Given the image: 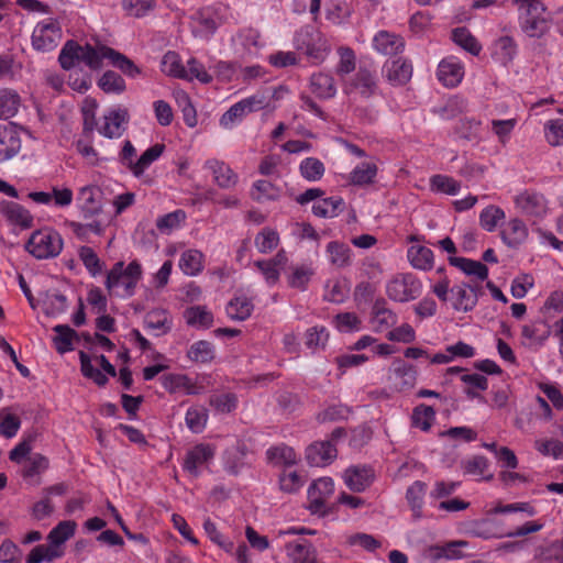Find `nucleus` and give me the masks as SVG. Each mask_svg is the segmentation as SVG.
<instances>
[{"label": "nucleus", "mask_w": 563, "mask_h": 563, "mask_svg": "<svg viewBox=\"0 0 563 563\" xmlns=\"http://www.w3.org/2000/svg\"><path fill=\"white\" fill-rule=\"evenodd\" d=\"M492 57L499 64L507 66L516 57L518 46L511 36H500L492 44Z\"/></svg>", "instance_id": "nucleus-28"}, {"label": "nucleus", "mask_w": 563, "mask_h": 563, "mask_svg": "<svg viewBox=\"0 0 563 563\" xmlns=\"http://www.w3.org/2000/svg\"><path fill=\"white\" fill-rule=\"evenodd\" d=\"M162 386L170 394L183 393L185 395H194L197 393L196 385L191 379L179 373H172L161 377Z\"/></svg>", "instance_id": "nucleus-30"}, {"label": "nucleus", "mask_w": 563, "mask_h": 563, "mask_svg": "<svg viewBox=\"0 0 563 563\" xmlns=\"http://www.w3.org/2000/svg\"><path fill=\"white\" fill-rule=\"evenodd\" d=\"M56 333L54 338L55 349L64 354L74 349V340L77 338V333L69 325L57 324L53 328Z\"/></svg>", "instance_id": "nucleus-50"}, {"label": "nucleus", "mask_w": 563, "mask_h": 563, "mask_svg": "<svg viewBox=\"0 0 563 563\" xmlns=\"http://www.w3.org/2000/svg\"><path fill=\"white\" fill-rule=\"evenodd\" d=\"M268 461L274 465L292 466L298 462L295 450L287 445L269 448L266 452Z\"/></svg>", "instance_id": "nucleus-45"}, {"label": "nucleus", "mask_w": 563, "mask_h": 563, "mask_svg": "<svg viewBox=\"0 0 563 563\" xmlns=\"http://www.w3.org/2000/svg\"><path fill=\"white\" fill-rule=\"evenodd\" d=\"M78 257L92 277L102 273L103 263L92 247L86 245L80 246L78 250Z\"/></svg>", "instance_id": "nucleus-59"}, {"label": "nucleus", "mask_w": 563, "mask_h": 563, "mask_svg": "<svg viewBox=\"0 0 563 563\" xmlns=\"http://www.w3.org/2000/svg\"><path fill=\"white\" fill-rule=\"evenodd\" d=\"M2 213L9 221L23 228L32 224L33 218L31 213L21 205L15 202H5L1 206Z\"/></svg>", "instance_id": "nucleus-46"}, {"label": "nucleus", "mask_w": 563, "mask_h": 563, "mask_svg": "<svg viewBox=\"0 0 563 563\" xmlns=\"http://www.w3.org/2000/svg\"><path fill=\"white\" fill-rule=\"evenodd\" d=\"M311 91L321 99L333 98L336 93L334 79L325 73L313 74L310 78Z\"/></svg>", "instance_id": "nucleus-37"}, {"label": "nucleus", "mask_w": 563, "mask_h": 563, "mask_svg": "<svg viewBox=\"0 0 563 563\" xmlns=\"http://www.w3.org/2000/svg\"><path fill=\"white\" fill-rule=\"evenodd\" d=\"M228 7L214 3L191 15L190 27L195 37L208 40L227 19Z\"/></svg>", "instance_id": "nucleus-4"}, {"label": "nucleus", "mask_w": 563, "mask_h": 563, "mask_svg": "<svg viewBox=\"0 0 563 563\" xmlns=\"http://www.w3.org/2000/svg\"><path fill=\"white\" fill-rule=\"evenodd\" d=\"M516 209L527 217L542 218L548 212V202L543 195L523 190L515 196Z\"/></svg>", "instance_id": "nucleus-11"}, {"label": "nucleus", "mask_w": 563, "mask_h": 563, "mask_svg": "<svg viewBox=\"0 0 563 563\" xmlns=\"http://www.w3.org/2000/svg\"><path fill=\"white\" fill-rule=\"evenodd\" d=\"M268 106L264 95H253L232 104L220 118V125L232 129L249 113L258 111Z\"/></svg>", "instance_id": "nucleus-9"}, {"label": "nucleus", "mask_w": 563, "mask_h": 563, "mask_svg": "<svg viewBox=\"0 0 563 563\" xmlns=\"http://www.w3.org/2000/svg\"><path fill=\"white\" fill-rule=\"evenodd\" d=\"M352 86L364 97L372 96L376 90V77L367 69L361 68L353 80Z\"/></svg>", "instance_id": "nucleus-63"}, {"label": "nucleus", "mask_w": 563, "mask_h": 563, "mask_svg": "<svg viewBox=\"0 0 563 563\" xmlns=\"http://www.w3.org/2000/svg\"><path fill=\"white\" fill-rule=\"evenodd\" d=\"M286 551L292 563H316L314 550L307 541L288 543Z\"/></svg>", "instance_id": "nucleus-47"}, {"label": "nucleus", "mask_w": 563, "mask_h": 563, "mask_svg": "<svg viewBox=\"0 0 563 563\" xmlns=\"http://www.w3.org/2000/svg\"><path fill=\"white\" fill-rule=\"evenodd\" d=\"M521 31L529 37L540 38L551 27V16L541 0L515 5Z\"/></svg>", "instance_id": "nucleus-3"}, {"label": "nucleus", "mask_w": 563, "mask_h": 563, "mask_svg": "<svg viewBox=\"0 0 563 563\" xmlns=\"http://www.w3.org/2000/svg\"><path fill=\"white\" fill-rule=\"evenodd\" d=\"M452 40L456 45L474 56H477L482 51V45L466 27L454 29L452 31Z\"/></svg>", "instance_id": "nucleus-53"}, {"label": "nucleus", "mask_w": 563, "mask_h": 563, "mask_svg": "<svg viewBox=\"0 0 563 563\" xmlns=\"http://www.w3.org/2000/svg\"><path fill=\"white\" fill-rule=\"evenodd\" d=\"M216 351L211 342L200 340L190 345L187 357L195 363H209L214 358Z\"/></svg>", "instance_id": "nucleus-49"}, {"label": "nucleus", "mask_w": 563, "mask_h": 563, "mask_svg": "<svg viewBox=\"0 0 563 563\" xmlns=\"http://www.w3.org/2000/svg\"><path fill=\"white\" fill-rule=\"evenodd\" d=\"M393 372L399 390H409L415 386L417 371L412 365L405 363L402 360H396L393 363Z\"/></svg>", "instance_id": "nucleus-33"}, {"label": "nucleus", "mask_w": 563, "mask_h": 563, "mask_svg": "<svg viewBox=\"0 0 563 563\" xmlns=\"http://www.w3.org/2000/svg\"><path fill=\"white\" fill-rule=\"evenodd\" d=\"M550 336V328L542 320L530 321L521 327V344L530 350L540 349Z\"/></svg>", "instance_id": "nucleus-15"}, {"label": "nucleus", "mask_w": 563, "mask_h": 563, "mask_svg": "<svg viewBox=\"0 0 563 563\" xmlns=\"http://www.w3.org/2000/svg\"><path fill=\"white\" fill-rule=\"evenodd\" d=\"M384 73L391 85L402 86L411 79L412 64L405 58L387 60L384 64Z\"/></svg>", "instance_id": "nucleus-23"}, {"label": "nucleus", "mask_w": 563, "mask_h": 563, "mask_svg": "<svg viewBox=\"0 0 563 563\" xmlns=\"http://www.w3.org/2000/svg\"><path fill=\"white\" fill-rule=\"evenodd\" d=\"M378 167L374 158L358 163L347 175L346 179L354 186H368L375 183Z\"/></svg>", "instance_id": "nucleus-26"}, {"label": "nucleus", "mask_w": 563, "mask_h": 563, "mask_svg": "<svg viewBox=\"0 0 563 563\" xmlns=\"http://www.w3.org/2000/svg\"><path fill=\"white\" fill-rule=\"evenodd\" d=\"M178 266L186 276H198L205 268V255L197 249H187L181 252Z\"/></svg>", "instance_id": "nucleus-29"}, {"label": "nucleus", "mask_w": 563, "mask_h": 563, "mask_svg": "<svg viewBox=\"0 0 563 563\" xmlns=\"http://www.w3.org/2000/svg\"><path fill=\"white\" fill-rule=\"evenodd\" d=\"M252 311L253 303L244 296L235 297L227 306V313L233 320L243 321L251 316Z\"/></svg>", "instance_id": "nucleus-56"}, {"label": "nucleus", "mask_w": 563, "mask_h": 563, "mask_svg": "<svg viewBox=\"0 0 563 563\" xmlns=\"http://www.w3.org/2000/svg\"><path fill=\"white\" fill-rule=\"evenodd\" d=\"M174 99L183 112L184 121L189 128L197 125V113L189 95L181 89L173 92Z\"/></svg>", "instance_id": "nucleus-54"}, {"label": "nucleus", "mask_w": 563, "mask_h": 563, "mask_svg": "<svg viewBox=\"0 0 563 563\" xmlns=\"http://www.w3.org/2000/svg\"><path fill=\"white\" fill-rule=\"evenodd\" d=\"M216 446L209 443H199L190 449L184 460L183 467L194 476H198L213 461Z\"/></svg>", "instance_id": "nucleus-10"}, {"label": "nucleus", "mask_w": 563, "mask_h": 563, "mask_svg": "<svg viewBox=\"0 0 563 563\" xmlns=\"http://www.w3.org/2000/svg\"><path fill=\"white\" fill-rule=\"evenodd\" d=\"M461 467L466 475L478 476L482 479L490 481L493 475L484 476L489 467V462L485 456L474 455L461 462Z\"/></svg>", "instance_id": "nucleus-52"}, {"label": "nucleus", "mask_w": 563, "mask_h": 563, "mask_svg": "<svg viewBox=\"0 0 563 563\" xmlns=\"http://www.w3.org/2000/svg\"><path fill=\"white\" fill-rule=\"evenodd\" d=\"M231 41L235 52L244 56H256L264 47L260 31L253 27L239 30Z\"/></svg>", "instance_id": "nucleus-13"}, {"label": "nucleus", "mask_w": 563, "mask_h": 563, "mask_svg": "<svg viewBox=\"0 0 563 563\" xmlns=\"http://www.w3.org/2000/svg\"><path fill=\"white\" fill-rule=\"evenodd\" d=\"M534 560L539 563H563V540L545 542L534 549Z\"/></svg>", "instance_id": "nucleus-34"}, {"label": "nucleus", "mask_w": 563, "mask_h": 563, "mask_svg": "<svg viewBox=\"0 0 563 563\" xmlns=\"http://www.w3.org/2000/svg\"><path fill=\"white\" fill-rule=\"evenodd\" d=\"M187 323L198 329H208L213 323V316L203 306L190 307L185 312Z\"/></svg>", "instance_id": "nucleus-48"}, {"label": "nucleus", "mask_w": 563, "mask_h": 563, "mask_svg": "<svg viewBox=\"0 0 563 563\" xmlns=\"http://www.w3.org/2000/svg\"><path fill=\"white\" fill-rule=\"evenodd\" d=\"M426 489L427 486L421 481L413 482L407 489L406 499L413 512L415 518L421 517Z\"/></svg>", "instance_id": "nucleus-51"}, {"label": "nucleus", "mask_w": 563, "mask_h": 563, "mask_svg": "<svg viewBox=\"0 0 563 563\" xmlns=\"http://www.w3.org/2000/svg\"><path fill=\"white\" fill-rule=\"evenodd\" d=\"M246 446L236 443L224 452L223 465L228 473L236 475L245 466Z\"/></svg>", "instance_id": "nucleus-35"}, {"label": "nucleus", "mask_w": 563, "mask_h": 563, "mask_svg": "<svg viewBox=\"0 0 563 563\" xmlns=\"http://www.w3.org/2000/svg\"><path fill=\"white\" fill-rule=\"evenodd\" d=\"M449 263L468 276H474L479 280H485L488 277V268L486 265L478 261L465 258V257H449Z\"/></svg>", "instance_id": "nucleus-42"}, {"label": "nucleus", "mask_w": 563, "mask_h": 563, "mask_svg": "<svg viewBox=\"0 0 563 563\" xmlns=\"http://www.w3.org/2000/svg\"><path fill=\"white\" fill-rule=\"evenodd\" d=\"M372 46L378 54L397 55L405 49V41L398 34L380 30L374 35Z\"/></svg>", "instance_id": "nucleus-19"}, {"label": "nucleus", "mask_w": 563, "mask_h": 563, "mask_svg": "<svg viewBox=\"0 0 563 563\" xmlns=\"http://www.w3.org/2000/svg\"><path fill=\"white\" fill-rule=\"evenodd\" d=\"M387 297L396 302H408L418 298L422 291L421 282L410 273H400L386 283Z\"/></svg>", "instance_id": "nucleus-8"}, {"label": "nucleus", "mask_w": 563, "mask_h": 563, "mask_svg": "<svg viewBox=\"0 0 563 563\" xmlns=\"http://www.w3.org/2000/svg\"><path fill=\"white\" fill-rule=\"evenodd\" d=\"M62 235L54 229L34 231L25 244L26 251L37 260L54 258L63 251Z\"/></svg>", "instance_id": "nucleus-5"}, {"label": "nucleus", "mask_w": 563, "mask_h": 563, "mask_svg": "<svg viewBox=\"0 0 563 563\" xmlns=\"http://www.w3.org/2000/svg\"><path fill=\"white\" fill-rule=\"evenodd\" d=\"M294 46L316 63L323 62L330 52L327 38L310 27H303L296 32Z\"/></svg>", "instance_id": "nucleus-6"}, {"label": "nucleus", "mask_w": 563, "mask_h": 563, "mask_svg": "<svg viewBox=\"0 0 563 563\" xmlns=\"http://www.w3.org/2000/svg\"><path fill=\"white\" fill-rule=\"evenodd\" d=\"M529 235L526 223L519 218H512L500 230L501 241L510 249L522 245Z\"/></svg>", "instance_id": "nucleus-18"}, {"label": "nucleus", "mask_w": 563, "mask_h": 563, "mask_svg": "<svg viewBox=\"0 0 563 563\" xmlns=\"http://www.w3.org/2000/svg\"><path fill=\"white\" fill-rule=\"evenodd\" d=\"M374 471L368 466H351L343 473L345 485L355 493L364 492L374 481Z\"/></svg>", "instance_id": "nucleus-20"}, {"label": "nucleus", "mask_w": 563, "mask_h": 563, "mask_svg": "<svg viewBox=\"0 0 563 563\" xmlns=\"http://www.w3.org/2000/svg\"><path fill=\"white\" fill-rule=\"evenodd\" d=\"M19 95L9 89L0 90V119H9L13 117L19 109Z\"/></svg>", "instance_id": "nucleus-64"}, {"label": "nucleus", "mask_w": 563, "mask_h": 563, "mask_svg": "<svg viewBox=\"0 0 563 563\" xmlns=\"http://www.w3.org/2000/svg\"><path fill=\"white\" fill-rule=\"evenodd\" d=\"M374 332H384L397 323V316L386 307L385 300L375 301L369 319Z\"/></svg>", "instance_id": "nucleus-25"}, {"label": "nucleus", "mask_w": 563, "mask_h": 563, "mask_svg": "<svg viewBox=\"0 0 563 563\" xmlns=\"http://www.w3.org/2000/svg\"><path fill=\"white\" fill-rule=\"evenodd\" d=\"M144 324L147 330L159 336L170 331L172 318L166 310L154 309L145 316Z\"/></svg>", "instance_id": "nucleus-31"}, {"label": "nucleus", "mask_w": 563, "mask_h": 563, "mask_svg": "<svg viewBox=\"0 0 563 563\" xmlns=\"http://www.w3.org/2000/svg\"><path fill=\"white\" fill-rule=\"evenodd\" d=\"M336 457V449L331 441L310 444L306 450V459L311 466H325Z\"/></svg>", "instance_id": "nucleus-22"}, {"label": "nucleus", "mask_w": 563, "mask_h": 563, "mask_svg": "<svg viewBox=\"0 0 563 563\" xmlns=\"http://www.w3.org/2000/svg\"><path fill=\"white\" fill-rule=\"evenodd\" d=\"M165 150L164 144L156 143L148 147L137 159L132 164L130 172L133 176L140 178L145 170L157 161Z\"/></svg>", "instance_id": "nucleus-38"}, {"label": "nucleus", "mask_w": 563, "mask_h": 563, "mask_svg": "<svg viewBox=\"0 0 563 563\" xmlns=\"http://www.w3.org/2000/svg\"><path fill=\"white\" fill-rule=\"evenodd\" d=\"M142 276L143 268L139 261L134 260L128 265L119 261L108 271L104 286L110 296L130 298L134 296Z\"/></svg>", "instance_id": "nucleus-1"}, {"label": "nucleus", "mask_w": 563, "mask_h": 563, "mask_svg": "<svg viewBox=\"0 0 563 563\" xmlns=\"http://www.w3.org/2000/svg\"><path fill=\"white\" fill-rule=\"evenodd\" d=\"M77 523L73 520L60 521L55 528L51 530L47 540L58 547H62L68 539H70L76 531Z\"/></svg>", "instance_id": "nucleus-61"}, {"label": "nucleus", "mask_w": 563, "mask_h": 563, "mask_svg": "<svg viewBox=\"0 0 563 563\" xmlns=\"http://www.w3.org/2000/svg\"><path fill=\"white\" fill-rule=\"evenodd\" d=\"M327 254L329 262L339 268L346 267L352 263V250L349 245L332 241L327 245Z\"/></svg>", "instance_id": "nucleus-41"}, {"label": "nucleus", "mask_w": 563, "mask_h": 563, "mask_svg": "<svg viewBox=\"0 0 563 563\" xmlns=\"http://www.w3.org/2000/svg\"><path fill=\"white\" fill-rule=\"evenodd\" d=\"M79 62L85 63L91 69L100 68L102 59L106 58L128 77L135 78L141 74V69L130 58L111 47L86 44L79 45Z\"/></svg>", "instance_id": "nucleus-2"}, {"label": "nucleus", "mask_w": 563, "mask_h": 563, "mask_svg": "<svg viewBox=\"0 0 563 563\" xmlns=\"http://www.w3.org/2000/svg\"><path fill=\"white\" fill-rule=\"evenodd\" d=\"M129 122V112L125 108L115 107L110 109L103 115V122L98 128V132L108 139H118L126 130Z\"/></svg>", "instance_id": "nucleus-12"}, {"label": "nucleus", "mask_w": 563, "mask_h": 563, "mask_svg": "<svg viewBox=\"0 0 563 563\" xmlns=\"http://www.w3.org/2000/svg\"><path fill=\"white\" fill-rule=\"evenodd\" d=\"M407 258L411 266L421 271H430L433 267V252L422 245H411L407 251Z\"/></svg>", "instance_id": "nucleus-40"}, {"label": "nucleus", "mask_w": 563, "mask_h": 563, "mask_svg": "<svg viewBox=\"0 0 563 563\" xmlns=\"http://www.w3.org/2000/svg\"><path fill=\"white\" fill-rule=\"evenodd\" d=\"M282 194L283 190L280 187L265 179L256 180L250 192L252 199L260 203L276 201L282 197Z\"/></svg>", "instance_id": "nucleus-32"}, {"label": "nucleus", "mask_w": 563, "mask_h": 563, "mask_svg": "<svg viewBox=\"0 0 563 563\" xmlns=\"http://www.w3.org/2000/svg\"><path fill=\"white\" fill-rule=\"evenodd\" d=\"M161 68L164 74L170 77L183 79L187 76L186 67L181 64L179 55L172 51L164 54Z\"/></svg>", "instance_id": "nucleus-55"}, {"label": "nucleus", "mask_w": 563, "mask_h": 563, "mask_svg": "<svg viewBox=\"0 0 563 563\" xmlns=\"http://www.w3.org/2000/svg\"><path fill=\"white\" fill-rule=\"evenodd\" d=\"M464 75V64L455 56H448L438 65L437 78L448 88L459 86L463 80Z\"/></svg>", "instance_id": "nucleus-14"}, {"label": "nucleus", "mask_w": 563, "mask_h": 563, "mask_svg": "<svg viewBox=\"0 0 563 563\" xmlns=\"http://www.w3.org/2000/svg\"><path fill=\"white\" fill-rule=\"evenodd\" d=\"M543 134L550 146H563V119H551L544 122Z\"/></svg>", "instance_id": "nucleus-62"}, {"label": "nucleus", "mask_w": 563, "mask_h": 563, "mask_svg": "<svg viewBox=\"0 0 563 563\" xmlns=\"http://www.w3.org/2000/svg\"><path fill=\"white\" fill-rule=\"evenodd\" d=\"M505 218V211L500 207L490 205L481 211L479 224L485 231L494 232Z\"/></svg>", "instance_id": "nucleus-58"}, {"label": "nucleus", "mask_w": 563, "mask_h": 563, "mask_svg": "<svg viewBox=\"0 0 563 563\" xmlns=\"http://www.w3.org/2000/svg\"><path fill=\"white\" fill-rule=\"evenodd\" d=\"M468 532L472 537L484 540L507 538V531H504L490 519L474 521Z\"/></svg>", "instance_id": "nucleus-36"}, {"label": "nucleus", "mask_w": 563, "mask_h": 563, "mask_svg": "<svg viewBox=\"0 0 563 563\" xmlns=\"http://www.w3.org/2000/svg\"><path fill=\"white\" fill-rule=\"evenodd\" d=\"M205 167L212 173L213 180L219 187L230 189L236 185L238 174L223 161L208 159Z\"/></svg>", "instance_id": "nucleus-24"}, {"label": "nucleus", "mask_w": 563, "mask_h": 563, "mask_svg": "<svg viewBox=\"0 0 563 563\" xmlns=\"http://www.w3.org/2000/svg\"><path fill=\"white\" fill-rule=\"evenodd\" d=\"M21 150V137L15 125H0V163L14 157Z\"/></svg>", "instance_id": "nucleus-16"}, {"label": "nucleus", "mask_w": 563, "mask_h": 563, "mask_svg": "<svg viewBox=\"0 0 563 563\" xmlns=\"http://www.w3.org/2000/svg\"><path fill=\"white\" fill-rule=\"evenodd\" d=\"M63 38V31L56 19L47 18L36 23L31 35L32 47L36 52L54 51Z\"/></svg>", "instance_id": "nucleus-7"}, {"label": "nucleus", "mask_w": 563, "mask_h": 563, "mask_svg": "<svg viewBox=\"0 0 563 563\" xmlns=\"http://www.w3.org/2000/svg\"><path fill=\"white\" fill-rule=\"evenodd\" d=\"M334 492V482L331 477H320L314 481L308 488V498L310 501V508L313 511L321 510L325 500Z\"/></svg>", "instance_id": "nucleus-21"}, {"label": "nucleus", "mask_w": 563, "mask_h": 563, "mask_svg": "<svg viewBox=\"0 0 563 563\" xmlns=\"http://www.w3.org/2000/svg\"><path fill=\"white\" fill-rule=\"evenodd\" d=\"M350 294V283L346 278H332L324 286V299L334 302H343Z\"/></svg>", "instance_id": "nucleus-43"}, {"label": "nucleus", "mask_w": 563, "mask_h": 563, "mask_svg": "<svg viewBox=\"0 0 563 563\" xmlns=\"http://www.w3.org/2000/svg\"><path fill=\"white\" fill-rule=\"evenodd\" d=\"M99 189L96 186H85L78 192V201L85 216H93L100 211L101 205L98 200Z\"/></svg>", "instance_id": "nucleus-44"}, {"label": "nucleus", "mask_w": 563, "mask_h": 563, "mask_svg": "<svg viewBox=\"0 0 563 563\" xmlns=\"http://www.w3.org/2000/svg\"><path fill=\"white\" fill-rule=\"evenodd\" d=\"M29 198L40 205H53L57 208L69 207L74 200L71 189L66 187H53L51 192L46 191H32Z\"/></svg>", "instance_id": "nucleus-17"}, {"label": "nucleus", "mask_w": 563, "mask_h": 563, "mask_svg": "<svg viewBox=\"0 0 563 563\" xmlns=\"http://www.w3.org/2000/svg\"><path fill=\"white\" fill-rule=\"evenodd\" d=\"M80 369L85 377L92 379L97 385L103 386L107 382V375L98 368L95 364L93 357L85 352L79 353Z\"/></svg>", "instance_id": "nucleus-57"}, {"label": "nucleus", "mask_w": 563, "mask_h": 563, "mask_svg": "<svg viewBox=\"0 0 563 563\" xmlns=\"http://www.w3.org/2000/svg\"><path fill=\"white\" fill-rule=\"evenodd\" d=\"M314 274V269L311 265L301 264L294 266L291 273L288 276V284L292 288L305 290Z\"/></svg>", "instance_id": "nucleus-60"}, {"label": "nucleus", "mask_w": 563, "mask_h": 563, "mask_svg": "<svg viewBox=\"0 0 563 563\" xmlns=\"http://www.w3.org/2000/svg\"><path fill=\"white\" fill-rule=\"evenodd\" d=\"M344 209V200L339 196H332L317 200L312 206V212L320 218L338 217Z\"/></svg>", "instance_id": "nucleus-39"}, {"label": "nucleus", "mask_w": 563, "mask_h": 563, "mask_svg": "<svg viewBox=\"0 0 563 563\" xmlns=\"http://www.w3.org/2000/svg\"><path fill=\"white\" fill-rule=\"evenodd\" d=\"M452 303L455 310L471 311L477 303V290L475 287L463 284L451 288Z\"/></svg>", "instance_id": "nucleus-27"}]
</instances>
